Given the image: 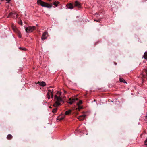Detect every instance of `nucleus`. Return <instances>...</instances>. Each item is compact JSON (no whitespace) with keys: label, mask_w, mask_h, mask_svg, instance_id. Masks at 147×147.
Listing matches in <instances>:
<instances>
[{"label":"nucleus","mask_w":147,"mask_h":147,"mask_svg":"<svg viewBox=\"0 0 147 147\" xmlns=\"http://www.w3.org/2000/svg\"><path fill=\"white\" fill-rule=\"evenodd\" d=\"M54 98L55 103L53 105V106L57 107L59 105L61 104L60 102L62 101V99L60 96H58L56 95H55Z\"/></svg>","instance_id":"f257e3e1"},{"label":"nucleus","mask_w":147,"mask_h":147,"mask_svg":"<svg viewBox=\"0 0 147 147\" xmlns=\"http://www.w3.org/2000/svg\"><path fill=\"white\" fill-rule=\"evenodd\" d=\"M37 3L38 5H40L43 7H46L49 8H50L52 7V5L43 2L41 0H37Z\"/></svg>","instance_id":"f03ea898"},{"label":"nucleus","mask_w":147,"mask_h":147,"mask_svg":"<svg viewBox=\"0 0 147 147\" xmlns=\"http://www.w3.org/2000/svg\"><path fill=\"white\" fill-rule=\"evenodd\" d=\"M35 29V26H30L26 27L25 28V30L27 32L30 33L34 30Z\"/></svg>","instance_id":"7ed1b4c3"},{"label":"nucleus","mask_w":147,"mask_h":147,"mask_svg":"<svg viewBox=\"0 0 147 147\" xmlns=\"http://www.w3.org/2000/svg\"><path fill=\"white\" fill-rule=\"evenodd\" d=\"M53 90H48V92L47 94V98L49 99L50 98V96H51L52 98H53Z\"/></svg>","instance_id":"20e7f679"},{"label":"nucleus","mask_w":147,"mask_h":147,"mask_svg":"<svg viewBox=\"0 0 147 147\" xmlns=\"http://www.w3.org/2000/svg\"><path fill=\"white\" fill-rule=\"evenodd\" d=\"M78 100V99L77 98L74 97V98H70L69 99L68 103L70 104H72L76 101Z\"/></svg>","instance_id":"39448f33"},{"label":"nucleus","mask_w":147,"mask_h":147,"mask_svg":"<svg viewBox=\"0 0 147 147\" xmlns=\"http://www.w3.org/2000/svg\"><path fill=\"white\" fill-rule=\"evenodd\" d=\"M48 36V33L47 32H44L42 35L41 38V39L42 40H44L47 38Z\"/></svg>","instance_id":"423d86ee"},{"label":"nucleus","mask_w":147,"mask_h":147,"mask_svg":"<svg viewBox=\"0 0 147 147\" xmlns=\"http://www.w3.org/2000/svg\"><path fill=\"white\" fill-rule=\"evenodd\" d=\"M74 6L77 7L78 8H80L81 6L79 2L76 1L75 2Z\"/></svg>","instance_id":"0eeeda50"},{"label":"nucleus","mask_w":147,"mask_h":147,"mask_svg":"<svg viewBox=\"0 0 147 147\" xmlns=\"http://www.w3.org/2000/svg\"><path fill=\"white\" fill-rule=\"evenodd\" d=\"M86 115L84 114L80 116L79 117L78 119L80 120L81 121L83 120L86 116Z\"/></svg>","instance_id":"6e6552de"},{"label":"nucleus","mask_w":147,"mask_h":147,"mask_svg":"<svg viewBox=\"0 0 147 147\" xmlns=\"http://www.w3.org/2000/svg\"><path fill=\"white\" fill-rule=\"evenodd\" d=\"M66 6L68 8L70 9H72L74 8V6H73L72 4L71 3L67 4V5Z\"/></svg>","instance_id":"1a4fd4ad"},{"label":"nucleus","mask_w":147,"mask_h":147,"mask_svg":"<svg viewBox=\"0 0 147 147\" xmlns=\"http://www.w3.org/2000/svg\"><path fill=\"white\" fill-rule=\"evenodd\" d=\"M38 83L40 86H45L46 85L45 82L43 81L39 82H38Z\"/></svg>","instance_id":"9d476101"},{"label":"nucleus","mask_w":147,"mask_h":147,"mask_svg":"<svg viewBox=\"0 0 147 147\" xmlns=\"http://www.w3.org/2000/svg\"><path fill=\"white\" fill-rule=\"evenodd\" d=\"M65 118V115H64L62 116L61 117H59L58 119L57 120H59V121L61 120H62L63 119Z\"/></svg>","instance_id":"9b49d317"},{"label":"nucleus","mask_w":147,"mask_h":147,"mask_svg":"<svg viewBox=\"0 0 147 147\" xmlns=\"http://www.w3.org/2000/svg\"><path fill=\"white\" fill-rule=\"evenodd\" d=\"M119 80L120 82H123L125 83H127V82L125 81L122 78H120Z\"/></svg>","instance_id":"f8f14e48"},{"label":"nucleus","mask_w":147,"mask_h":147,"mask_svg":"<svg viewBox=\"0 0 147 147\" xmlns=\"http://www.w3.org/2000/svg\"><path fill=\"white\" fill-rule=\"evenodd\" d=\"M7 138L8 140L11 139L12 137V136L11 134H8L7 136Z\"/></svg>","instance_id":"ddd939ff"},{"label":"nucleus","mask_w":147,"mask_h":147,"mask_svg":"<svg viewBox=\"0 0 147 147\" xmlns=\"http://www.w3.org/2000/svg\"><path fill=\"white\" fill-rule=\"evenodd\" d=\"M71 110H69L68 111H66L65 112V115H69L70 114L71 112Z\"/></svg>","instance_id":"4468645a"},{"label":"nucleus","mask_w":147,"mask_h":147,"mask_svg":"<svg viewBox=\"0 0 147 147\" xmlns=\"http://www.w3.org/2000/svg\"><path fill=\"white\" fill-rule=\"evenodd\" d=\"M143 57L145 59H147V52H145L144 53Z\"/></svg>","instance_id":"2eb2a0df"},{"label":"nucleus","mask_w":147,"mask_h":147,"mask_svg":"<svg viewBox=\"0 0 147 147\" xmlns=\"http://www.w3.org/2000/svg\"><path fill=\"white\" fill-rule=\"evenodd\" d=\"M57 108H55L52 110V112L53 113H55L57 111Z\"/></svg>","instance_id":"dca6fc26"},{"label":"nucleus","mask_w":147,"mask_h":147,"mask_svg":"<svg viewBox=\"0 0 147 147\" xmlns=\"http://www.w3.org/2000/svg\"><path fill=\"white\" fill-rule=\"evenodd\" d=\"M12 29L13 30H14L16 29V26L13 24H12Z\"/></svg>","instance_id":"f3484780"},{"label":"nucleus","mask_w":147,"mask_h":147,"mask_svg":"<svg viewBox=\"0 0 147 147\" xmlns=\"http://www.w3.org/2000/svg\"><path fill=\"white\" fill-rule=\"evenodd\" d=\"M59 3V2H55L54 3V5H55L56 7H57Z\"/></svg>","instance_id":"a211bd4d"},{"label":"nucleus","mask_w":147,"mask_h":147,"mask_svg":"<svg viewBox=\"0 0 147 147\" xmlns=\"http://www.w3.org/2000/svg\"><path fill=\"white\" fill-rule=\"evenodd\" d=\"M19 49L21 50H22L24 51H26V49L24 47H19Z\"/></svg>","instance_id":"6ab92c4d"},{"label":"nucleus","mask_w":147,"mask_h":147,"mask_svg":"<svg viewBox=\"0 0 147 147\" xmlns=\"http://www.w3.org/2000/svg\"><path fill=\"white\" fill-rule=\"evenodd\" d=\"M78 106V108L76 109V110L78 109L79 111H80V109L82 108V106H80V105Z\"/></svg>","instance_id":"aec40b11"},{"label":"nucleus","mask_w":147,"mask_h":147,"mask_svg":"<svg viewBox=\"0 0 147 147\" xmlns=\"http://www.w3.org/2000/svg\"><path fill=\"white\" fill-rule=\"evenodd\" d=\"M82 103V101L81 100H80L79 101V102L77 103V105L78 106L80 105Z\"/></svg>","instance_id":"412c9836"},{"label":"nucleus","mask_w":147,"mask_h":147,"mask_svg":"<svg viewBox=\"0 0 147 147\" xmlns=\"http://www.w3.org/2000/svg\"><path fill=\"white\" fill-rule=\"evenodd\" d=\"M13 13L11 12L8 15L7 18H9L12 15Z\"/></svg>","instance_id":"4be33fe9"},{"label":"nucleus","mask_w":147,"mask_h":147,"mask_svg":"<svg viewBox=\"0 0 147 147\" xmlns=\"http://www.w3.org/2000/svg\"><path fill=\"white\" fill-rule=\"evenodd\" d=\"M18 23L22 25V21L21 20H20V21L18 22Z\"/></svg>","instance_id":"5701e85b"},{"label":"nucleus","mask_w":147,"mask_h":147,"mask_svg":"<svg viewBox=\"0 0 147 147\" xmlns=\"http://www.w3.org/2000/svg\"><path fill=\"white\" fill-rule=\"evenodd\" d=\"M144 144L145 145H147V139L145 141Z\"/></svg>","instance_id":"b1692460"},{"label":"nucleus","mask_w":147,"mask_h":147,"mask_svg":"<svg viewBox=\"0 0 147 147\" xmlns=\"http://www.w3.org/2000/svg\"><path fill=\"white\" fill-rule=\"evenodd\" d=\"M57 94L59 95H61V92H58L57 93Z\"/></svg>","instance_id":"393cba45"},{"label":"nucleus","mask_w":147,"mask_h":147,"mask_svg":"<svg viewBox=\"0 0 147 147\" xmlns=\"http://www.w3.org/2000/svg\"><path fill=\"white\" fill-rule=\"evenodd\" d=\"M94 20V21H96L97 22H99L100 21V20L99 19H98V20H96L95 19V20Z\"/></svg>","instance_id":"a878e982"},{"label":"nucleus","mask_w":147,"mask_h":147,"mask_svg":"<svg viewBox=\"0 0 147 147\" xmlns=\"http://www.w3.org/2000/svg\"><path fill=\"white\" fill-rule=\"evenodd\" d=\"M5 0L7 1V3H9L10 1H11V0Z\"/></svg>","instance_id":"bb28decb"},{"label":"nucleus","mask_w":147,"mask_h":147,"mask_svg":"<svg viewBox=\"0 0 147 147\" xmlns=\"http://www.w3.org/2000/svg\"><path fill=\"white\" fill-rule=\"evenodd\" d=\"M64 92H65V93H66V91H65V90H64Z\"/></svg>","instance_id":"cd10ccee"},{"label":"nucleus","mask_w":147,"mask_h":147,"mask_svg":"<svg viewBox=\"0 0 147 147\" xmlns=\"http://www.w3.org/2000/svg\"><path fill=\"white\" fill-rule=\"evenodd\" d=\"M48 0L49 1H51V0Z\"/></svg>","instance_id":"c85d7f7f"},{"label":"nucleus","mask_w":147,"mask_h":147,"mask_svg":"<svg viewBox=\"0 0 147 147\" xmlns=\"http://www.w3.org/2000/svg\"><path fill=\"white\" fill-rule=\"evenodd\" d=\"M20 38L21 37V36H19Z\"/></svg>","instance_id":"c756f323"}]
</instances>
